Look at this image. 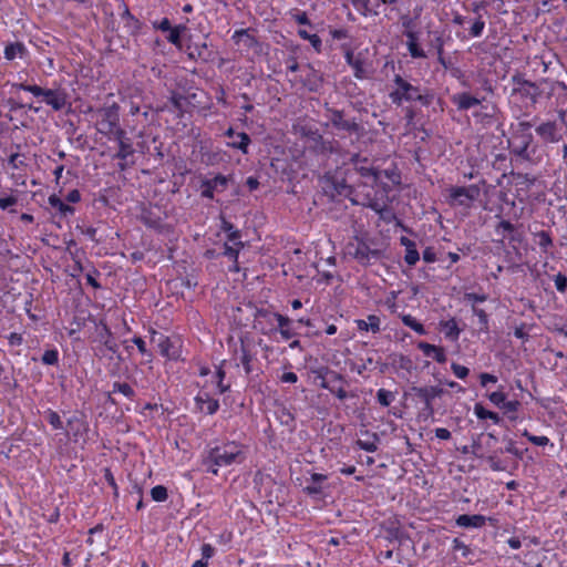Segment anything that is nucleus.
<instances>
[{
    "mask_svg": "<svg viewBox=\"0 0 567 567\" xmlns=\"http://www.w3.org/2000/svg\"><path fill=\"white\" fill-rule=\"evenodd\" d=\"M513 91L512 95L519 97L526 106H534L543 96L550 97L556 92H563L567 95V86L563 82L542 80L532 82L525 80L520 74L512 76Z\"/></svg>",
    "mask_w": 567,
    "mask_h": 567,
    "instance_id": "nucleus-1",
    "label": "nucleus"
},
{
    "mask_svg": "<svg viewBox=\"0 0 567 567\" xmlns=\"http://www.w3.org/2000/svg\"><path fill=\"white\" fill-rule=\"evenodd\" d=\"M245 458L243 445L235 441H228L209 447L203 456V465L206 466L208 473L218 475V467L240 464Z\"/></svg>",
    "mask_w": 567,
    "mask_h": 567,
    "instance_id": "nucleus-2",
    "label": "nucleus"
},
{
    "mask_svg": "<svg viewBox=\"0 0 567 567\" xmlns=\"http://www.w3.org/2000/svg\"><path fill=\"white\" fill-rule=\"evenodd\" d=\"M394 89L389 93L391 102L400 106L404 102H419L422 106H430L434 100V93L429 89H422L420 85H413L400 74L393 78Z\"/></svg>",
    "mask_w": 567,
    "mask_h": 567,
    "instance_id": "nucleus-3",
    "label": "nucleus"
},
{
    "mask_svg": "<svg viewBox=\"0 0 567 567\" xmlns=\"http://www.w3.org/2000/svg\"><path fill=\"white\" fill-rule=\"evenodd\" d=\"M12 89L29 92L38 99L41 97V102L45 103L55 112L62 111L69 104V94L65 89L61 86L54 89H44L37 84L21 82L12 83Z\"/></svg>",
    "mask_w": 567,
    "mask_h": 567,
    "instance_id": "nucleus-4",
    "label": "nucleus"
},
{
    "mask_svg": "<svg viewBox=\"0 0 567 567\" xmlns=\"http://www.w3.org/2000/svg\"><path fill=\"white\" fill-rule=\"evenodd\" d=\"M533 124L527 121H520L513 127L512 136L508 140L509 151L523 161H532L536 150L532 148L534 136L532 134Z\"/></svg>",
    "mask_w": 567,
    "mask_h": 567,
    "instance_id": "nucleus-5",
    "label": "nucleus"
},
{
    "mask_svg": "<svg viewBox=\"0 0 567 567\" xmlns=\"http://www.w3.org/2000/svg\"><path fill=\"white\" fill-rule=\"evenodd\" d=\"M347 250L361 265H369L382 257V250L377 247L374 239L368 236H355L347 245Z\"/></svg>",
    "mask_w": 567,
    "mask_h": 567,
    "instance_id": "nucleus-6",
    "label": "nucleus"
},
{
    "mask_svg": "<svg viewBox=\"0 0 567 567\" xmlns=\"http://www.w3.org/2000/svg\"><path fill=\"white\" fill-rule=\"evenodd\" d=\"M445 393L446 391L443 388L436 385H412L409 392H405V395H414L421 403H423L420 416H423L425 420H433L435 414L434 400L436 398H441Z\"/></svg>",
    "mask_w": 567,
    "mask_h": 567,
    "instance_id": "nucleus-7",
    "label": "nucleus"
},
{
    "mask_svg": "<svg viewBox=\"0 0 567 567\" xmlns=\"http://www.w3.org/2000/svg\"><path fill=\"white\" fill-rule=\"evenodd\" d=\"M97 118V131L111 138V134L121 128L120 125V105L113 102L95 111Z\"/></svg>",
    "mask_w": 567,
    "mask_h": 567,
    "instance_id": "nucleus-8",
    "label": "nucleus"
},
{
    "mask_svg": "<svg viewBox=\"0 0 567 567\" xmlns=\"http://www.w3.org/2000/svg\"><path fill=\"white\" fill-rule=\"evenodd\" d=\"M326 116L329 118L333 128L347 132L348 134H355L358 138L364 135L365 130L355 117L346 118L344 111L330 107L326 104Z\"/></svg>",
    "mask_w": 567,
    "mask_h": 567,
    "instance_id": "nucleus-9",
    "label": "nucleus"
},
{
    "mask_svg": "<svg viewBox=\"0 0 567 567\" xmlns=\"http://www.w3.org/2000/svg\"><path fill=\"white\" fill-rule=\"evenodd\" d=\"M481 189L477 185L452 186L449 189V197L452 205L471 207L480 197Z\"/></svg>",
    "mask_w": 567,
    "mask_h": 567,
    "instance_id": "nucleus-10",
    "label": "nucleus"
},
{
    "mask_svg": "<svg viewBox=\"0 0 567 567\" xmlns=\"http://www.w3.org/2000/svg\"><path fill=\"white\" fill-rule=\"evenodd\" d=\"M324 192L331 198L336 196H342L344 198H349L351 200L354 189L351 185H349L344 177H339L337 174L330 175L327 174L324 176Z\"/></svg>",
    "mask_w": 567,
    "mask_h": 567,
    "instance_id": "nucleus-11",
    "label": "nucleus"
},
{
    "mask_svg": "<svg viewBox=\"0 0 567 567\" xmlns=\"http://www.w3.org/2000/svg\"><path fill=\"white\" fill-rule=\"evenodd\" d=\"M152 341L157 344L159 353L169 359L177 360L181 354V346L178 340H173L163 333L153 332Z\"/></svg>",
    "mask_w": 567,
    "mask_h": 567,
    "instance_id": "nucleus-12",
    "label": "nucleus"
},
{
    "mask_svg": "<svg viewBox=\"0 0 567 567\" xmlns=\"http://www.w3.org/2000/svg\"><path fill=\"white\" fill-rule=\"evenodd\" d=\"M535 132L544 143H557L563 138L561 125L556 121L539 123Z\"/></svg>",
    "mask_w": 567,
    "mask_h": 567,
    "instance_id": "nucleus-13",
    "label": "nucleus"
},
{
    "mask_svg": "<svg viewBox=\"0 0 567 567\" xmlns=\"http://www.w3.org/2000/svg\"><path fill=\"white\" fill-rule=\"evenodd\" d=\"M110 140H114L118 144V151L114 155V158L125 161L135 153L131 138L127 137L126 131L122 127L111 134Z\"/></svg>",
    "mask_w": 567,
    "mask_h": 567,
    "instance_id": "nucleus-14",
    "label": "nucleus"
},
{
    "mask_svg": "<svg viewBox=\"0 0 567 567\" xmlns=\"http://www.w3.org/2000/svg\"><path fill=\"white\" fill-rule=\"evenodd\" d=\"M351 163L354 165V169L364 178H371L373 183L380 179L381 172L377 168L368 165V158H361L359 154H354L351 157Z\"/></svg>",
    "mask_w": 567,
    "mask_h": 567,
    "instance_id": "nucleus-15",
    "label": "nucleus"
},
{
    "mask_svg": "<svg viewBox=\"0 0 567 567\" xmlns=\"http://www.w3.org/2000/svg\"><path fill=\"white\" fill-rule=\"evenodd\" d=\"M228 179L226 176L218 174L214 178L203 181L202 196L205 198H214L215 192H224L227 188Z\"/></svg>",
    "mask_w": 567,
    "mask_h": 567,
    "instance_id": "nucleus-16",
    "label": "nucleus"
},
{
    "mask_svg": "<svg viewBox=\"0 0 567 567\" xmlns=\"http://www.w3.org/2000/svg\"><path fill=\"white\" fill-rule=\"evenodd\" d=\"M224 134L225 136L233 138V141L227 144L229 147L239 150L245 155L248 154V147L251 143V140L247 133H236L233 127H229L227 131H225Z\"/></svg>",
    "mask_w": 567,
    "mask_h": 567,
    "instance_id": "nucleus-17",
    "label": "nucleus"
},
{
    "mask_svg": "<svg viewBox=\"0 0 567 567\" xmlns=\"http://www.w3.org/2000/svg\"><path fill=\"white\" fill-rule=\"evenodd\" d=\"M484 99H478L468 92H461L452 95L451 101L457 107L458 111H468L470 109L477 106Z\"/></svg>",
    "mask_w": 567,
    "mask_h": 567,
    "instance_id": "nucleus-18",
    "label": "nucleus"
},
{
    "mask_svg": "<svg viewBox=\"0 0 567 567\" xmlns=\"http://www.w3.org/2000/svg\"><path fill=\"white\" fill-rule=\"evenodd\" d=\"M344 59L347 64H349L353 71L354 76L359 80L367 79V71L364 69V60L362 59L361 54L354 55L353 52L347 48L344 52Z\"/></svg>",
    "mask_w": 567,
    "mask_h": 567,
    "instance_id": "nucleus-19",
    "label": "nucleus"
},
{
    "mask_svg": "<svg viewBox=\"0 0 567 567\" xmlns=\"http://www.w3.org/2000/svg\"><path fill=\"white\" fill-rule=\"evenodd\" d=\"M66 424L75 442L87 432V422L83 414L72 415Z\"/></svg>",
    "mask_w": 567,
    "mask_h": 567,
    "instance_id": "nucleus-20",
    "label": "nucleus"
},
{
    "mask_svg": "<svg viewBox=\"0 0 567 567\" xmlns=\"http://www.w3.org/2000/svg\"><path fill=\"white\" fill-rule=\"evenodd\" d=\"M187 55L190 60L207 62L212 59L213 52L208 49L206 42L190 43L187 45Z\"/></svg>",
    "mask_w": 567,
    "mask_h": 567,
    "instance_id": "nucleus-21",
    "label": "nucleus"
},
{
    "mask_svg": "<svg viewBox=\"0 0 567 567\" xmlns=\"http://www.w3.org/2000/svg\"><path fill=\"white\" fill-rule=\"evenodd\" d=\"M328 478L327 475L320 473L311 474L307 486L303 487V493L311 497H319L323 494L322 483Z\"/></svg>",
    "mask_w": 567,
    "mask_h": 567,
    "instance_id": "nucleus-22",
    "label": "nucleus"
},
{
    "mask_svg": "<svg viewBox=\"0 0 567 567\" xmlns=\"http://www.w3.org/2000/svg\"><path fill=\"white\" fill-rule=\"evenodd\" d=\"M417 348L423 352L424 355L432 358L439 363H445L447 360L444 348L430 344L421 341L417 343Z\"/></svg>",
    "mask_w": 567,
    "mask_h": 567,
    "instance_id": "nucleus-23",
    "label": "nucleus"
},
{
    "mask_svg": "<svg viewBox=\"0 0 567 567\" xmlns=\"http://www.w3.org/2000/svg\"><path fill=\"white\" fill-rule=\"evenodd\" d=\"M455 523L458 527L463 528H482L483 526H485L486 517L481 514H462L457 516Z\"/></svg>",
    "mask_w": 567,
    "mask_h": 567,
    "instance_id": "nucleus-24",
    "label": "nucleus"
},
{
    "mask_svg": "<svg viewBox=\"0 0 567 567\" xmlns=\"http://www.w3.org/2000/svg\"><path fill=\"white\" fill-rule=\"evenodd\" d=\"M195 402L199 410H205L206 413L209 415L215 414L219 409L218 400L210 398V395L207 392L199 393L195 398Z\"/></svg>",
    "mask_w": 567,
    "mask_h": 567,
    "instance_id": "nucleus-25",
    "label": "nucleus"
},
{
    "mask_svg": "<svg viewBox=\"0 0 567 567\" xmlns=\"http://www.w3.org/2000/svg\"><path fill=\"white\" fill-rule=\"evenodd\" d=\"M305 135L308 136L309 138H311L312 141H315L316 143H318L320 145L322 152H327V153H331V154L337 153L338 143L331 142V141H326L323 138V136L318 132V130H315V131L309 130L308 132H305Z\"/></svg>",
    "mask_w": 567,
    "mask_h": 567,
    "instance_id": "nucleus-26",
    "label": "nucleus"
},
{
    "mask_svg": "<svg viewBox=\"0 0 567 567\" xmlns=\"http://www.w3.org/2000/svg\"><path fill=\"white\" fill-rule=\"evenodd\" d=\"M440 329L444 333V337L451 341H457L461 334V329L457 326L455 318H451L440 322Z\"/></svg>",
    "mask_w": 567,
    "mask_h": 567,
    "instance_id": "nucleus-27",
    "label": "nucleus"
},
{
    "mask_svg": "<svg viewBox=\"0 0 567 567\" xmlns=\"http://www.w3.org/2000/svg\"><path fill=\"white\" fill-rule=\"evenodd\" d=\"M140 219L148 228L159 230L163 227L162 217L151 209H143Z\"/></svg>",
    "mask_w": 567,
    "mask_h": 567,
    "instance_id": "nucleus-28",
    "label": "nucleus"
},
{
    "mask_svg": "<svg viewBox=\"0 0 567 567\" xmlns=\"http://www.w3.org/2000/svg\"><path fill=\"white\" fill-rule=\"evenodd\" d=\"M276 417L280 422L281 425L288 426L293 430L296 426V417L295 414L285 406L284 404L279 405L276 411Z\"/></svg>",
    "mask_w": 567,
    "mask_h": 567,
    "instance_id": "nucleus-29",
    "label": "nucleus"
},
{
    "mask_svg": "<svg viewBox=\"0 0 567 567\" xmlns=\"http://www.w3.org/2000/svg\"><path fill=\"white\" fill-rule=\"evenodd\" d=\"M48 203L50 204V206L54 209H56L61 216L63 217H66L69 215H73L75 209L74 207L68 205L66 203H64L59 196H56L55 194H52L49 196L48 198Z\"/></svg>",
    "mask_w": 567,
    "mask_h": 567,
    "instance_id": "nucleus-30",
    "label": "nucleus"
},
{
    "mask_svg": "<svg viewBox=\"0 0 567 567\" xmlns=\"http://www.w3.org/2000/svg\"><path fill=\"white\" fill-rule=\"evenodd\" d=\"M27 48L21 42L9 43L4 48V58L8 61L14 60L17 56L23 58L27 54Z\"/></svg>",
    "mask_w": 567,
    "mask_h": 567,
    "instance_id": "nucleus-31",
    "label": "nucleus"
},
{
    "mask_svg": "<svg viewBox=\"0 0 567 567\" xmlns=\"http://www.w3.org/2000/svg\"><path fill=\"white\" fill-rule=\"evenodd\" d=\"M276 312H271L269 311L268 309H264V308H257L255 313H254V318H255V329H260V331L262 333H266V330L265 328L261 326L262 324V320H266L268 323H272V320H274V316H275Z\"/></svg>",
    "mask_w": 567,
    "mask_h": 567,
    "instance_id": "nucleus-32",
    "label": "nucleus"
},
{
    "mask_svg": "<svg viewBox=\"0 0 567 567\" xmlns=\"http://www.w3.org/2000/svg\"><path fill=\"white\" fill-rule=\"evenodd\" d=\"M121 17L123 20H126L125 27L130 30L131 34L136 35L141 32L143 23L131 13L127 7H125Z\"/></svg>",
    "mask_w": 567,
    "mask_h": 567,
    "instance_id": "nucleus-33",
    "label": "nucleus"
},
{
    "mask_svg": "<svg viewBox=\"0 0 567 567\" xmlns=\"http://www.w3.org/2000/svg\"><path fill=\"white\" fill-rule=\"evenodd\" d=\"M221 229L227 233V238L229 241H233L235 246L244 247V243L240 241L241 233L236 229L231 223L226 219L221 220Z\"/></svg>",
    "mask_w": 567,
    "mask_h": 567,
    "instance_id": "nucleus-34",
    "label": "nucleus"
},
{
    "mask_svg": "<svg viewBox=\"0 0 567 567\" xmlns=\"http://www.w3.org/2000/svg\"><path fill=\"white\" fill-rule=\"evenodd\" d=\"M474 414L478 420H491L494 424H499L502 422V417L498 413L489 411L483 406L482 403H476L474 405Z\"/></svg>",
    "mask_w": 567,
    "mask_h": 567,
    "instance_id": "nucleus-35",
    "label": "nucleus"
},
{
    "mask_svg": "<svg viewBox=\"0 0 567 567\" xmlns=\"http://www.w3.org/2000/svg\"><path fill=\"white\" fill-rule=\"evenodd\" d=\"M400 22L403 28V35L409 37V34L417 35L419 32L416 28L419 22L415 21L410 13H403L400 16Z\"/></svg>",
    "mask_w": 567,
    "mask_h": 567,
    "instance_id": "nucleus-36",
    "label": "nucleus"
},
{
    "mask_svg": "<svg viewBox=\"0 0 567 567\" xmlns=\"http://www.w3.org/2000/svg\"><path fill=\"white\" fill-rule=\"evenodd\" d=\"M233 39L236 43L243 42L248 49H252L258 44L257 39L248 33V30L241 29L234 32Z\"/></svg>",
    "mask_w": 567,
    "mask_h": 567,
    "instance_id": "nucleus-37",
    "label": "nucleus"
},
{
    "mask_svg": "<svg viewBox=\"0 0 567 567\" xmlns=\"http://www.w3.org/2000/svg\"><path fill=\"white\" fill-rule=\"evenodd\" d=\"M362 433L370 436L372 439V441L358 440L355 442V445L360 450H363L365 452H370V453L375 452L378 450V443L380 441L379 435L377 433H370L368 430Z\"/></svg>",
    "mask_w": 567,
    "mask_h": 567,
    "instance_id": "nucleus-38",
    "label": "nucleus"
},
{
    "mask_svg": "<svg viewBox=\"0 0 567 567\" xmlns=\"http://www.w3.org/2000/svg\"><path fill=\"white\" fill-rule=\"evenodd\" d=\"M408 39L406 45L408 50L410 52V55L414 59H423L426 56L424 50L419 45V34L412 35L409 34V37H405Z\"/></svg>",
    "mask_w": 567,
    "mask_h": 567,
    "instance_id": "nucleus-39",
    "label": "nucleus"
},
{
    "mask_svg": "<svg viewBox=\"0 0 567 567\" xmlns=\"http://www.w3.org/2000/svg\"><path fill=\"white\" fill-rule=\"evenodd\" d=\"M351 203L353 205H362L364 207L371 208L375 213L382 215V213L385 210V205L381 204L378 199L370 197L369 195L363 198L362 202L351 198Z\"/></svg>",
    "mask_w": 567,
    "mask_h": 567,
    "instance_id": "nucleus-40",
    "label": "nucleus"
},
{
    "mask_svg": "<svg viewBox=\"0 0 567 567\" xmlns=\"http://www.w3.org/2000/svg\"><path fill=\"white\" fill-rule=\"evenodd\" d=\"M498 451H495L493 454L485 456L484 460L488 463L489 467L495 472H502L507 470V464L502 461L498 455Z\"/></svg>",
    "mask_w": 567,
    "mask_h": 567,
    "instance_id": "nucleus-41",
    "label": "nucleus"
},
{
    "mask_svg": "<svg viewBox=\"0 0 567 567\" xmlns=\"http://www.w3.org/2000/svg\"><path fill=\"white\" fill-rule=\"evenodd\" d=\"M401 319L406 327L411 328L417 334L423 336L426 333L424 326L421 322H419L413 316L403 315Z\"/></svg>",
    "mask_w": 567,
    "mask_h": 567,
    "instance_id": "nucleus-42",
    "label": "nucleus"
},
{
    "mask_svg": "<svg viewBox=\"0 0 567 567\" xmlns=\"http://www.w3.org/2000/svg\"><path fill=\"white\" fill-rule=\"evenodd\" d=\"M112 393H121L130 400H133L135 396L134 389L126 382H114L112 385Z\"/></svg>",
    "mask_w": 567,
    "mask_h": 567,
    "instance_id": "nucleus-43",
    "label": "nucleus"
},
{
    "mask_svg": "<svg viewBox=\"0 0 567 567\" xmlns=\"http://www.w3.org/2000/svg\"><path fill=\"white\" fill-rule=\"evenodd\" d=\"M513 176L516 185L520 186L522 189H529L536 182V177L525 173H516Z\"/></svg>",
    "mask_w": 567,
    "mask_h": 567,
    "instance_id": "nucleus-44",
    "label": "nucleus"
},
{
    "mask_svg": "<svg viewBox=\"0 0 567 567\" xmlns=\"http://www.w3.org/2000/svg\"><path fill=\"white\" fill-rule=\"evenodd\" d=\"M535 237L538 238L537 245L544 252H547L548 248L553 247V238L548 231L540 230L535 234Z\"/></svg>",
    "mask_w": 567,
    "mask_h": 567,
    "instance_id": "nucleus-45",
    "label": "nucleus"
},
{
    "mask_svg": "<svg viewBox=\"0 0 567 567\" xmlns=\"http://www.w3.org/2000/svg\"><path fill=\"white\" fill-rule=\"evenodd\" d=\"M515 231V226L508 220H501L496 226V233H502L504 237L508 236L511 240H515L513 233Z\"/></svg>",
    "mask_w": 567,
    "mask_h": 567,
    "instance_id": "nucleus-46",
    "label": "nucleus"
},
{
    "mask_svg": "<svg viewBox=\"0 0 567 567\" xmlns=\"http://www.w3.org/2000/svg\"><path fill=\"white\" fill-rule=\"evenodd\" d=\"M240 351H241L240 362L244 367L246 374H250L252 371L251 361H252L254 357L244 343H241Z\"/></svg>",
    "mask_w": 567,
    "mask_h": 567,
    "instance_id": "nucleus-47",
    "label": "nucleus"
},
{
    "mask_svg": "<svg viewBox=\"0 0 567 567\" xmlns=\"http://www.w3.org/2000/svg\"><path fill=\"white\" fill-rule=\"evenodd\" d=\"M44 417L54 430L63 429V422L58 412L49 409L48 411H45Z\"/></svg>",
    "mask_w": 567,
    "mask_h": 567,
    "instance_id": "nucleus-48",
    "label": "nucleus"
},
{
    "mask_svg": "<svg viewBox=\"0 0 567 567\" xmlns=\"http://www.w3.org/2000/svg\"><path fill=\"white\" fill-rule=\"evenodd\" d=\"M321 388L322 389H326L328 390L329 392L336 394V396L339 399V400H344L347 399L348 396H352V398H355L357 394L352 393V394H348V392L343 389V388H338L336 389L334 386H331L327 381H322L321 382Z\"/></svg>",
    "mask_w": 567,
    "mask_h": 567,
    "instance_id": "nucleus-49",
    "label": "nucleus"
},
{
    "mask_svg": "<svg viewBox=\"0 0 567 567\" xmlns=\"http://www.w3.org/2000/svg\"><path fill=\"white\" fill-rule=\"evenodd\" d=\"M394 399V393L389 390L379 389L377 392V400L382 406H389Z\"/></svg>",
    "mask_w": 567,
    "mask_h": 567,
    "instance_id": "nucleus-50",
    "label": "nucleus"
},
{
    "mask_svg": "<svg viewBox=\"0 0 567 567\" xmlns=\"http://www.w3.org/2000/svg\"><path fill=\"white\" fill-rule=\"evenodd\" d=\"M103 330L104 332L106 333V339L103 340V346L111 352L113 353H116L117 350H118V346L117 343L115 342L114 338H113V334L110 330V328L107 327V324H103Z\"/></svg>",
    "mask_w": 567,
    "mask_h": 567,
    "instance_id": "nucleus-51",
    "label": "nucleus"
},
{
    "mask_svg": "<svg viewBox=\"0 0 567 567\" xmlns=\"http://www.w3.org/2000/svg\"><path fill=\"white\" fill-rule=\"evenodd\" d=\"M151 497L154 502H165L168 498L167 488L164 485H156L151 489Z\"/></svg>",
    "mask_w": 567,
    "mask_h": 567,
    "instance_id": "nucleus-52",
    "label": "nucleus"
},
{
    "mask_svg": "<svg viewBox=\"0 0 567 567\" xmlns=\"http://www.w3.org/2000/svg\"><path fill=\"white\" fill-rule=\"evenodd\" d=\"M41 361L47 365H56L59 362V352L56 349H50L44 351Z\"/></svg>",
    "mask_w": 567,
    "mask_h": 567,
    "instance_id": "nucleus-53",
    "label": "nucleus"
},
{
    "mask_svg": "<svg viewBox=\"0 0 567 567\" xmlns=\"http://www.w3.org/2000/svg\"><path fill=\"white\" fill-rule=\"evenodd\" d=\"M492 112H483V111H480V112H475L473 115L474 117L483 123V124H492L493 120H494V113L495 111L497 110L495 105H493L492 107Z\"/></svg>",
    "mask_w": 567,
    "mask_h": 567,
    "instance_id": "nucleus-54",
    "label": "nucleus"
},
{
    "mask_svg": "<svg viewBox=\"0 0 567 567\" xmlns=\"http://www.w3.org/2000/svg\"><path fill=\"white\" fill-rule=\"evenodd\" d=\"M473 313L478 318V322L481 324V330H488V315L484 309L473 307Z\"/></svg>",
    "mask_w": 567,
    "mask_h": 567,
    "instance_id": "nucleus-55",
    "label": "nucleus"
},
{
    "mask_svg": "<svg viewBox=\"0 0 567 567\" xmlns=\"http://www.w3.org/2000/svg\"><path fill=\"white\" fill-rule=\"evenodd\" d=\"M523 436L537 446H545L549 443V439L547 436H536L530 434L527 430L523 432Z\"/></svg>",
    "mask_w": 567,
    "mask_h": 567,
    "instance_id": "nucleus-56",
    "label": "nucleus"
},
{
    "mask_svg": "<svg viewBox=\"0 0 567 567\" xmlns=\"http://www.w3.org/2000/svg\"><path fill=\"white\" fill-rule=\"evenodd\" d=\"M420 259V254L415 247L405 249L404 260L409 266H414Z\"/></svg>",
    "mask_w": 567,
    "mask_h": 567,
    "instance_id": "nucleus-57",
    "label": "nucleus"
},
{
    "mask_svg": "<svg viewBox=\"0 0 567 567\" xmlns=\"http://www.w3.org/2000/svg\"><path fill=\"white\" fill-rule=\"evenodd\" d=\"M394 363L399 369L405 370L408 372H411L413 369V361L409 357L403 354H400L398 360L394 361Z\"/></svg>",
    "mask_w": 567,
    "mask_h": 567,
    "instance_id": "nucleus-58",
    "label": "nucleus"
},
{
    "mask_svg": "<svg viewBox=\"0 0 567 567\" xmlns=\"http://www.w3.org/2000/svg\"><path fill=\"white\" fill-rule=\"evenodd\" d=\"M103 472H104V478H105V481L109 483V485H110V486L112 487V489H113L114 498H117V497H118V486H117V484H116V482H115V478H114V476H113V473H112L111 468L105 467V468L103 470Z\"/></svg>",
    "mask_w": 567,
    "mask_h": 567,
    "instance_id": "nucleus-59",
    "label": "nucleus"
},
{
    "mask_svg": "<svg viewBox=\"0 0 567 567\" xmlns=\"http://www.w3.org/2000/svg\"><path fill=\"white\" fill-rule=\"evenodd\" d=\"M21 157L22 155L19 153L11 154L8 158V165L10 166V168L20 169L21 167L25 166L27 164Z\"/></svg>",
    "mask_w": 567,
    "mask_h": 567,
    "instance_id": "nucleus-60",
    "label": "nucleus"
},
{
    "mask_svg": "<svg viewBox=\"0 0 567 567\" xmlns=\"http://www.w3.org/2000/svg\"><path fill=\"white\" fill-rule=\"evenodd\" d=\"M484 28H485V22L482 20V16H478V18L472 24V27L470 29V33L474 38L481 37Z\"/></svg>",
    "mask_w": 567,
    "mask_h": 567,
    "instance_id": "nucleus-61",
    "label": "nucleus"
},
{
    "mask_svg": "<svg viewBox=\"0 0 567 567\" xmlns=\"http://www.w3.org/2000/svg\"><path fill=\"white\" fill-rule=\"evenodd\" d=\"M554 282H555V287L556 289L564 293L567 291V276L561 274V272H558L555 277H554Z\"/></svg>",
    "mask_w": 567,
    "mask_h": 567,
    "instance_id": "nucleus-62",
    "label": "nucleus"
},
{
    "mask_svg": "<svg viewBox=\"0 0 567 567\" xmlns=\"http://www.w3.org/2000/svg\"><path fill=\"white\" fill-rule=\"evenodd\" d=\"M367 324L369 326L371 332L378 333L381 330V319L375 315H369L367 318Z\"/></svg>",
    "mask_w": 567,
    "mask_h": 567,
    "instance_id": "nucleus-63",
    "label": "nucleus"
},
{
    "mask_svg": "<svg viewBox=\"0 0 567 567\" xmlns=\"http://www.w3.org/2000/svg\"><path fill=\"white\" fill-rule=\"evenodd\" d=\"M166 40L177 49H182V35L174 28L168 31Z\"/></svg>",
    "mask_w": 567,
    "mask_h": 567,
    "instance_id": "nucleus-64",
    "label": "nucleus"
}]
</instances>
